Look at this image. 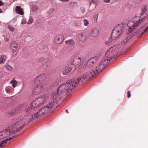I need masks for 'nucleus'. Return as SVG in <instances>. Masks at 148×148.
Segmentation results:
<instances>
[{
    "instance_id": "1",
    "label": "nucleus",
    "mask_w": 148,
    "mask_h": 148,
    "mask_svg": "<svg viewBox=\"0 0 148 148\" xmlns=\"http://www.w3.org/2000/svg\"><path fill=\"white\" fill-rule=\"evenodd\" d=\"M49 95L47 94L41 96L34 100L31 104H25L22 105H20L15 108L14 111H9V113L13 115L20 112L22 111L23 113V115L25 116V118H24L19 117L14 119H13L12 121H14L15 119L21 118L23 119V120L21 121L20 123H22V125L24 124L23 126L27 123H28L30 122L34 119V112L37 109L38 107L44 103L47 100Z\"/></svg>"
},
{
    "instance_id": "2",
    "label": "nucleus",
    "mask_w": 148,
    "mask_h": 148,
    "mask_svg": "<svg viewBox=\"0 0 148 148\" xmlns=\"http://www.w3.org/2000/svg\"><path fill=\"white\" fill-rule=\"evenodd\" d=\"M81 77L78 78L76 80H73L69 81L68 83H66L60 85L57 89V92L53 94L52 96L51 99L54 102V104H57L63 97V92H64L66 95L69 96L71 94V92L73 90V88L77 87L79 84L84 83L82 80Z\"/></svg>"
},
{
    "instance_id": "3",
    "label": "nucleus",
    "mask_w": 148,
    "mask_h": 148,
    "mask_svg": "<svg viewBox=\"0 0 148 148\" xmlns=\"http://www.w3.org/2000/svg\"><path fill=\"white\" fill-rule=\"evenodd\" d=\"M23 120V119L20 118L12 121V124L9 127V129L5 130L0 132V139L8 136L12 132L15 133L18 130H21L23 127L24 124L20 123Z\"/></svg>"
},
{
    "instance_id": "4",
    "label": "nucleus",
    "mask_w": 148,
    "mask_h": 148,
    "mask_svg": "<svg viewBox=\"0 0 148 148\" xmlns=\"http://www.w3.org/2000/svg\"><path fill=\"white\" fill-rule=\"evenodd\" d=\"M104 68V66L100 63L99 64L94 71L91 70L86 73L82 74L80 77L81 79L80 80H82L83 82H86L93 78L97 73H99L102 71Z\"/></svg>"
},
{
    "instance_id": "5",
    "label": "nucleus",
    "mask_w": 148,
    "mask_h": 148,
    "mask_svg": "<svg viewBox=\"0 0 148 148\" xmlns=\"http://www.w3.org/2000/svg\"><path fill=\"white\" fill-rule=\"evenodd\" d=\"M46 77L44 74H41L36 78L34 81L35 84L36 86L33 90V93L37 95L41 92L44 89L42 82Z\"/></svg>"
},
{
    "instance_id": "6",
    "label": "nucleus",
    "mask_w": 148,
    "mask_h": 148,
    "mask_svg": "<svg viewBox=\"0 0 148 148\" xmlns=\"http://www.w3.org/2000/svg\"><path fill=\"white\" fill-rule=\"evenodd\" d=\"M56 104H54V102L51 99L50 103L46 106L41 108L37 112L34 114V116L35 118H38L40 116L46 114L48 111L50 110L54 107L56 108Z\"/></svg>"
},
{
    "instance_id": "7",
    "label": "nucleus",
    "mask_w": 148,
    "mask_h": 148,
    "mask_svg": "<svg viewBox=\"0 0 148 148\" xmlns=\"http://www.w3.org/2000/svg\"><path fill=\"white\" fill-rule=\"evenodd\" d=\"M123 24H118L115 26L113 29L111 34V37L114 36V38L116 39L123 32ZM111 37L107 40L105 42L106 44H108L112 41Z\"/></svg>"
},
{
    "instance_id": "8",
    "label": "nucleus",
    "mask_w": 148,
    "mask_h": 148,
    "mask_svg": "<svg viewBox=\"0 0 148 148\" xmlns=\"http://www.w3.org/2000/svg\"><path fill=\"white\" fill-rule=\"evenodd\" d=\"M98 58L99 56H97L90 58L87 61L85 67L84 66L83 67L82 66V68H79L78 71V72L81 73L87 69V67H91L94 65L96 63Z\"/></svg>"
},
{
    "instance_id": "9",
    "label": "nucleus",
    "mask_w": 148,
    "mask_h": 148,
    "mask_svg": "<svg viewBox=\"0 0 148 148\" xmlns=\"http://www.w3.org/2000/svg\"><path fill=\"white\" fill-rule=\"evenodd\" d=\"M113 51V48L111 47L107 51L105 55L107 57H108L109 55H110L112 53ZM113 57L115 58V56L114 55L113 56H110L109 57H107L106 58H104L103 59L102 61L100 63L102 65L104 66V67H105L108 65L109 61L110 60L112 59Z\"/></svg>"
},
{
    "instance_id": "10",
    "label": "nucleus",
    "mask_w": 148,
    "mask_h": 148,
    "mask_svg": "<svg viewBox=\"0 0 148 148\" xmlns=\"http://www.w3.org/2000/svg\"><path fill=\"white\" fill-rule=\"evenodd\" d=\"M140 20L141 21V20H139L138 21H137L136 23H134L133 25V26L132 27H129V29L132 31L131 32H132L134 34V36L136 35V36H138V37L143 35L144 34V33L146 32L148 29V28H147L146 27L144 30L140 34L139 33V31H136L135 30H133L134 28H135L139 25Z\"/></svg>"
},
{
    "instance_id": "11",
    "label": "nucleus",
    "mask_w": 148,
    "mask_h": 148,
    "mask_svg": "<svg viewBox=\"0 0 148 148\" xmlns=\"http://www.w3.org/2000/svg\"><path fill=\"white\" fill-rule=\"evenodd\" d=\"M82 59L81 57L79 56H77L74 57L73 60H70L69 61V63L70 64L74 65L76 67L79 66V68H82V66H80L81 65Z\"/></svg>"
},
{
    "instance_id": "12",
    "label": "nucleus",
    "mask_w": 148,
    "mask_h": 148,
    "mask_svg": "<svg viewBox=\"0 0 148 148\" xmlns=\"http://www.w3.org/2000/svg\"><path fill=\"white\" fill-rule=\"evenodd\" d=\"M64 38L62 35H59L55 37L54 39L55 43L57 44H60L64 40Z\"/></svg>"
},
{
    "instance_id": "13",
    "label": "nucleus",
    "mask_w": 148,
    "mask_h": 148,
    "mask_svg": "<svg viewBox=\"0 0 148 148\" xmlns=\"http://www.w3.org/2000/svg\"><path fill=\"white\" fill-rule=\"evenodd\" d=\"M99 33V29L96 28L92 29L90 33V35L92 37H95L98 35Z\"/></svg>"
},
{
    "instance_id": "14",
    "label": "nucleus",
    "mask_w": 148,
    "mask_h": 148,
    "mask_svg": "<svg viewBox=\"0 0 148 148\" xmlns=\"http://www.w3.org/2000/svg\"><path fill=\"white\" fill-rule=\"evenodd\" d=\"M134 34L132 32H130L128 34L127 37H126V39L121 42V45H125L127 42V41L131 39L133 36H134Z\"/></svg>"
},
{
    "instance_id": "15",
    "label": "nucleus",
    "mask_w": 148,
    "mask_h": 148,
    "mask_svg": "<svg viewBox=\"0 0 148 148\" xmlns=\"http://www.w3.org/2000/svg\"><path fill=\"white\" fill-rule=\"evenodd\" d=\"M18 47V44L15 41H13L10 44V48L12 50V52L14 53L16 51Z\"/></svg>"
},
{
    "instance_id": "16",
    "label": "nucleus",
    "mask_w": 148,
    "mask_h": 148,
    "mask_svg": "<svg viewBox=\"0 0 148 148\" xmlns=\"http://www.w3.org/2000/svg\"><path fill=\"white\" fill-rule=\"evenodd\" d=\"M51 63V61L50 60L46 58L45 59L42 63V66L45 69H46L47 67L49 66Z\"/></svg>"
},
{
    "instance_id": "17",
    "label": "nucleus",
    "mask_w": 148,
    "mask_h": 148,
    "mask_svg": "<svg viewBox=\"0 0 148 148\" xmlns=\"http://www.w3.org/2000/svg\"><path fill=\"white\" fill-rule=\"evenodd\" d=\"M77 38L78 40L83 41L86 40L85 34L84 33L81 32L77 35Z\"/></svg>"
},
{
    "instance_id": "18",
    "label": "nucleus",
    "mask_w": 148,
    "mask_h": 148,
    "mask_svg": "<svg viewBox=\"0 0 148 148\" xmlns=\"http://www.w3.org/2000/svg\"><path fill=\"white\" fill-rule=\"evenodd\" d=\"M141 12L140 14V17L142 16L147 10V7L146 5H143L141 8Z\"/></svg>"
},
{
    "instance_id": "19",
    "label": "nucleus",
    "mask_w": 148,
    "mask_h": 148,
    "mask_svg": "<svg viewBox=\"0 0 148 148\" xmlns=\"http://www.w3.org/2000/svg\"><path fill=\"white\" fill-rule=\"evenodd\" d=\"M15 11L16 13L22 15L23 14V12L22 10V9L20 6H17L16 7Z\"/></svg>"
},
{
    "instance_id": "20",
    "label": "nucleus",
    "mask_w": 148,
    "mask_h": 148,
    "mask_svg": "<svg viewBox=\"0 0 148 148\" xmlns=\"http://www.w3.org/2000/svg\"><path fill=\"white\" fill-rule=\"evenodd\" d=\"M97 2V0H89V6L92 5L94 8H95L96 6Z\"/></svg>"
},
{
    "instance_id": "21",
    "label": "nucleus",
    "mask_w": 148,
    "mask_h": 148,
    "mask_svg": "<svg viewBox=\"0 0 148 148\" xmlns=\"http://www.w3.org/2000/svg\"><path fill=\"white\" fill-rule=\"evenodd\" d=\"M72 69V68L70 67H67L66 69L63 71V74L64 75H67L70 72Z\"/></svg>"
},
{
    "instance_id": "22",
    "label": "nucleus",
    "mask_w": 148,
    "mask_h": 148,
    "mask_svg": "<svg viewBox=\"0 0 148 148\" xmlns=\"http://www.w3.org/2000/svg\"><path fill=\"white\" fill-rule=\"evenodd\" d=\"M65 42L66 44L70 45H73L75 43V42L73 39H71L68 40H66L65 41Z\"/></svg>"
},
{
    "instance_id": "23",
    "label": "nucleus",
    "mask_w": 148,
    "mask_h": 148,
    "mask_svg": "<svg viewBox=\"0 0 148 148\" xmlns=\"http://www.w3.org/2000/svg\"><path fill=\"white\" fill-rule=\"evenodd\" d=\"M77 6V3L74 2H71L70 4L69 7L71 8L74 9Z\"/></svg>"
},
{
    "instance_id": "24",
    "label": "nucleus",
    "mask_w": 148,
    "mask_h": 148,
    "mask_svg": "<svg viewBox=\"0 0 148 148\" xmlns=\"http://www.w3.org/2000/svg\"><path fill=\"white\" fill-rule=\"evenodd\" d=\"M6 56L5 55H1L0 57V63H3L5 61L6 58Z\"/></svg>"
},
{
    "instance_id": "25",
    "label": "nucleus",
    "mask_w": 148,
    "mask_h": 148,
    "mask_svg": "<svg viewBox=\"0 0 148 148\" xmlns=\"http://www.w3.org/2000/svg\"><path fill=\"white\" fill-rule=\"evenodd\" d=\"M10 83L12 84V86L14 88L16 86L17 84V82L15 80L11 81Z\"/></svg>"
},
{
    "instance_id": "26",
    "label": "nucleus",
    "mask_w": 148,
    "mask_h": 148,
    "mask_svg": "<svg viewBox=\"0 0 148 148\" xmlns=\"http://www.w3.org/2000/svg\"><path fill=\"white\" fill-rule=\"evenodd\" d=\"M11 90V88L9 86L5 88V90L8 93L10 92Z\"/></svg>"
},
{
    "instance_id": "27",
    "label": "nucleus",
    "mask_w": 148,
    "mask_h": 148,
    "mask_svg": "<svg viewBox=\"0 0 148 148\" xmlns=\"http://www.w3.org/2000/svg\"><path fill=\"white\" fill-rule=\"evenodd\" d=\"M5 68L7 70L9 71H11L12 69V67L10 65H8L6 66Z\"/></svg>"
},
{
    "instance_id": "28",
    "label": "nucleus",
    "mask_w": 148,
    "mask_h": 148,
    "mask_svg": "<svg viewBox=\"0 0 148 148\" xmlns=\"http://www.w3.org/2000/svg\"><path fill=\"white\" fill-rule=\"evenodd\" d=\"M8 28L9 30L11 32H13L14 31V28L11 26L9 25L8 26Z\"/></svg>"
},
{
    "instance_id": "29",
    "label": "nucleus",
    "mask_w": 148,
    "mask_h": 148,
    "mask_svg": "<svg viewBox=\"0 0 148 148\" xmlns=\"http://www.w3.org/2000/svg\"><path fill=\"white\" fill-rule=\"evenodd\" d=\"M33 21H34L33 19L32 18L30 17L29 19V20L27 22V23L28 24H31L33 22Z\"/></svg>"
},
{
    "instance_id": "30",
    "label": "nucleus",
    "mask_w": 148,
    "mask_h": 148,
    "mask_svg": "<svg viewBox=\"0 0 148 148\" xmlns=\"http://www.w3.org/2000/svg\"><path fill=\"white\" fill-rule=\"evenodd\" d=\"M84 24L85 26H87L89 23L88 21L86 19H84Z\"/></svg>"
},
{
    "instance_id": "31",
    "label": "nucleus",
    "mask_w": 148,
    "mask_h": 148,
    "mask_svg": "<svg viewBox=\"0 0 148 148\" xmlns=\"http://www.w3.org/2000/svg\"><path fill=\"white\" fill-rule=\"evenodd\" d=\"M5 143H6L5 140H3L1 141L0 143V147H2Z\"/></svg>"
},
{
    "instance_id": "32",
    "label": "nucleus",
    "mask_w": 148,
    "mask_h": 148,
    "mask_svg": "<svg viewBox=\"0 0 148 148\" xmlns=\"http://www.w3.org/2000/svg\"><path fill=\"white\" fill-rule=\"evenodd\" d=\"M38 7L35 5H32V9L33 11H35L38 9Z\"/></svg>"
},
{
    "instance_id": "33",
    "label": "nucleus",
    "mask_w": 148,
    "mask_h": 148,
    "mask_svg": "<svg viewBox=\"0 0 148 148\" xmlns=\"http://www.w3.org/2000/svg\"><path fill=\"white\" fill-rule=\"evenodd\" d=\"M98 14H96L94 16V21L96 22H97V18L98 17Z\"/></svg>"
},
{
    "instance_id": "34",
    "label": "nucleus",
    "mask_w": 148,
    "mask_h": 148,
    "mask_svg": "<svg viewBox=\"0 0 148 148\" xmlns=\"http://www.w3.org/2000/svg\"><path fill=\"white\" fill-rule=\"evenodd\" d=\"M12 138L11 137H8V138H6L4 140L5 142L6 143H9L8 142Z\"/></svg>"
},
{
    "instance_id": "35",
    "label": "nucleus",
    "mask_w": 148,
    "mask_h": 148,
    "mask_svg": "<svg viewBox=\"0 0 148 148\" xmlns=\"http://www.w3.org/2000/svg\"><path fill=\"white\" fill-rule=\"evenodd\" d=\"M80 10L82 13H84L85 11V8L84 7L80 8Z\"/></svg>"
},
{
    "instance_id": "36",
    "label": "nucleus",
    "mask_w": 148,
    "mask_h": 148,
    "mask_svg": "<svg viewBox=\"0 0 148 148\" xmlns=\"http://www.w3.org/2000/svg\"><path fill=\"white\" fill-rule=\"evenodd\" d=\"M127 97L128 98H129L131 96V94H130V91H128V92H127Z\"/></svg>"
},
{
    "instance_id": "37",
    "label": "nucleus",
    "mask_w": 148,
    "mask_h": 148,
    "mask_svg": "<svg viewBox=\"0 0 148 148\" xmlns=\"http://www.w3.org/2000/svg\"><path fill=\"white\" fill-rule=\"evenodd\" d=\"M26 23V21L25 19L23 20V21H22V22H21V23L22 24H25Z\"/></svg>"
},
{
    "instance_id": "38",
    "label": "nucleus",
    "mask_w": 148,
    "mask_h": 148,
    "mask_svg": "<svg viewBox=\"0 0 148 148\" xmlns=\"http://www.w3.org/2000/svg\"><path fill=\"white\" fill-rule=\"evenodd\" d=\"M69 0H59L60 1H61L63 2H65L68 1Z\"/></svg>"
},
{
    "instance_id": "39",
    "label": "nucleus",
    "mask_w": 148,
    "mask_h": 148,
    "mask_svg": "<svg viewBox=\"0 0 148 148\" xmlns=\"http://www.w3.org/2000/svg\"><path fill=\"white\" fill-rule=\"evenodd\" d=\"M110 0H104L103 2L106 3H109L110 1Z\"/></svg>"
},
{
    "instance_id": "40",
    "label": "nucleus",
    "mask_w": 148,
    "mask_h": 148,
    "mask_svg": "<svg viewBox=\"0 0 148 148\" xmlns=\"http://www.w3.org/2000/svg\"><path fill=\"white\" fill-rule=\"evenodd\" d=\"M3 73L1 71H0V79L2 77Z\"/></svg>"
},
{
    "instance_id": "41",
    "label": "nucleus",
    "mask_w": 148,
    "mask_h": 148,
    "mask_svg": "<svg viewBox=\"0 0 148 148\" xmlns=\"http://www.w3.org/2000/svg\"><path fill=\"white\" fill-rule=\"evenodd\" d=\"M3 4V3L2 1H0V6L2 5Z\"/></svg>"
},
{
    "instance_id": "42",
    "label": "nucleus",
    "mask_w": 148,
    "mask_h": 148,
    "mask_svg": "<svg viewBox=\"0 0 148 148\" xmlns=\"http://www.w3.org/2000/svg\"><path fill=\"white\" fill-rule=\"evenodd\" d=\"M10 100H11V99H6V101H10Z\"/></svg>"
},
{
    "instance_id": "43",
    "label": "nucleus",
    "mask_w": 148,
    "mask_h": 148,
    "mask_svg": "<svg viewBox=\"0 0 148 148\" xmlns=\"http://www.w3.org/2000/svg\"><path fill=\"white\" fill-rule=\"evenodd\" d=\"M65 111H66V113H69V112H68V110H67L66 109V110H65Z\"/></svg>"
},
{
    "instance_id": "44",
    "label": "nucleus",
    "mask_w": 148,
    "mask_h": 148,
    "mask_svg": "<svg viewBox=\"0 0 148 148\" xmlns=\"http://www.w3.org/2000/svg\"><path fill=\"white\" fill-rule=\"evenodd\" d=\"M8 38H6V39H5V41H7L8 40Z\"/></svg>"
},
{
    "instance_id": "45",
    "label": "nucleus",
    "mask_w": 148,
    "mask_h": 148,
    "mask_svg": "<svg viewBox=\"0 0 148 148\" xmlns=\"http://www.w3.org/2000/svg\"><path fill=\"white\" fill-rule=\"evenodd\" d=\"M2 12V10H0V13Z\"/></svg>"
},
{
    "instance_id": "46",
    "label": "nucleus",
    "mask_w": 148,
    "mask_h": 148,
    "mask_svg": "<svg viewBox=\"0 0 148 148\" xmlns=\"http://www.w3.org/2000/svg\"><path fill=\"white\" fill-rule=\"evenodd\" d=\"M147 28H148V26H147Z\"/></svg>"
},
{
    "instance_id": "47",
    "label": "nucleus",
    "mask_w": 148,
    "mask_h": 148,
    "mask_svg": "<svg viewBox=\"0 0 148 148\" xmlns=\"http://www.w3.org/2000/svg\"><path fill=\"white\" fill-rule=\"evenodd\" d=\"M1 103H0V106L1 105Z\"/></svg>"
},
{
    "instance_id": "48",
    "label": "nucleus",
    "mask_w": 148,
    "mask_h": 148,
    "mask_svg": "<svg viewBox=\"0 0 148 148\" xmlns=\"http://www.w3.org/2000/svg\"><path fill=\"white\" fill-rule=\"evenodd\" d=\"M51 11H53V10H52Z\"/></svg>"
},
{
    "instance_id": "49",
    "label": "nucleus",
    "mask_w": 148,
    "mask_h": 148,
    "mask_svg": "<svg viewBox=\"0 0 148 148\" xmlns=\"http://www.w3.org/2000/svg\"><path fill=\"white\" fill-rule=\"evenodd\" d=\"M15 137V136H13V137Z\"/></svg>"
},
{
    "instance_id": "50",
    "label": "nucleus",
    "mask_w": 148,
    "mask_h": 148,
    "mask_svg": "<svg viewBox=\"0 0 148 148\" xmlns=\"http://www.w3.org/2000/svg\"><path fill=\"white\" fill-rule=\"evenodd\" d=\"M52 13V12H50L49 13Z\"/></svg>"
}]
</instances>
